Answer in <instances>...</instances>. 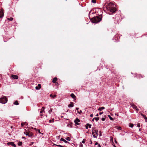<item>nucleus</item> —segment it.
<instances>
[{
  "instance_id": "19",
  "label": "nucleus",
  "mask_w": 147,
  "mask_h": 147,
  "mask_svg": "<svg viewBox=\"0 0 147 147\" xmlns=\"http://www.w3.org/2000/svg\"><path fill=\"white\" fill-rule=\"evenodd\" d=\"M14 105H19V103H18V101H15L14 102Z\"/></svg>"
},
{
  "instance_id": "53",
  "label": "nucleus",
  "mask_w": 147,
  "mask_h": 147,
  "mask_svg": "<svg viewBox=\"0 0 147 147\" xmlns=\"http://www.w3.org/2000/svg\"><path fill=\"white\" fill-rule=\"evenodd\" d=\"M22 138H25V137H22Z\"/></svg>"
},
{
  "instance_id": "31",
  "label": "nucleus",
  "mask_w": 147,
  "mask_h": 147,
  "mask_svg": "<svg viewBox=\"0 0 147 147\" xmlns=\"http://www.w3.org/2000/svg\"><path fill=\"white\" fill-rule=\"evenodd\" d=\"M86 141V139H84L82 141V142L83 143H84Z\"/></svg>"
},
{
  "instance_id": "38",
  "label": "nucleus",
  "mask_w": 147,
  "mask_h": 147,
  "mask_svg": "<svg viewBox=\"0 0 147 147\" xmlns=\"http://www.w3.org/2000/svg\"><path fill=\"white\" fill-rule=\"evenodd\" d=\"M117 129H118V130H120L121 129V128L120 127H119L117 128Z\"/></svg>"
},
{
  "instance_id": "16",
  "label": "nucleus",
  "mask_w": 147,
  "mask_h": 147,
  "mask_svg": "<svg viewBox=\"0 0 147 147\" xmlns=\"http://www.w3.org/2000/svg\"><path fill=\"white\" fill-rule=\"evenodd\" d=\"M99 117H94L92 119V121H94V120L95 119L96 121H98L99 120Z\"/></svg>"
},
{
  "instance_id": "6",
  "label": "nucleus",
  "mask_w": 147,
  "mask_h": 147,
  "mask_svg": "<svg viewBox=\"0 0 147 147\" xmlns=\"http://www.w3.org/2000/svg\"><path fill=\"white\" fill-rule=\"evenodd\" d=\"M45 108L44 107H43L40 111V115L42 116L43 115H42V113H45V111H44Z\"/></svg>"
},
{
  "instance_id": "51",
  "label": "nucleus",
  "mask_w": 147,
  "mask_h": 147,
  "mask_svg": "<svg viewBox=\"0 0 147 147\" xmlns=\"http://www.w3.org/2000/svg\"><path fill=\"white\" fill-rule=\"evenodd\" d=\"M34 129L35 130H38V129H36V128H34Z\"/></svg>"
},
{
  "instance_id": "2",
  "label": "nucleus",
  "mask_w": 147,
  "mask_h": 147,
  "mask_svg": "<svg viewBox=\"0 0 147 147\" xmlns=\"http://www.w3.org/2000/svg\"><path fill=\"white\" fill-rule=\"evenodd\" d=\"M101 16H100L94 17L92 19V22L94 23H97L100 22L101 20Z\"/></svg>"
},
{
  "instance_id": "21",
  "label": "nucleus",
  "mask_w": 147,
  "mask_h": 147,
  "mask_svg": "<svg viewBox=\"0 0 147 147\" xmlns=\"http://www.w3.org/2000/svg\"><path fill=\"white\" fill-rule=\"evenodd\" d=\"M133 126H134L133 124L132 123H131L129 124V126L130 127H133Z\"/></svg>"
},
{
  "instance_id": "42",
  "label": "nucleus",
  "mask_w": 147,
  "mask_h": 147,
  "mask_svg": "<svg viewBox=\"0 0 147 147\" xmlns=\"http://www.w3.org/2000/svg\"><path fill=\"white\" fill-rule=\"evenodd\" d=\"M24 125V123H22L21 124V125L22 127Z\"/></svg>"
},
{
  "instance_id": "25",
  "label": "nucleus",
  "mask_w": 147,
  "mask_h": 147,
  "mask_svg": "<svg viewBox=\"0 0 147 147\" xmlns=\"http://www.w3.org/2000/svg\"><path fill=\"white\" fill-rule=\"evenodd\" d=\"M54 145L57 146H59V147H64L63 146H61V145H57V144H54Z\"/></svg>"
},
{
  "instance_id": "15",
  "label": "nucleus",
  "mask_w": 147,
  "mask_h": 147,
  "mask_svg": "<svg viewBox=\"0 0 147 147\" xmlns=\"http://www.w3.org/2000/svg\"><path fill=\"white\" fill-rule=\"evenodd\" d=\"M105 107H100L98 109V110L101 111L102 110L104 109H105Z\"/></svg>"
},
{
  "instance_id": "13",
  "label": "nucleus",
  "mask_w": 147,
  "mask_h": 147,
  "mask_svg": "<svg viewBox=\"0 0 147 147\" xmlns=\"http://www.w3.org/2000/svg\"><path fill=\"white\" fill-rule=\"evenodd\" d=\"M60 141H63L65 143H68L69 142H68V141H66L65 140V139H64L63 138H61L60 140Z\"/></svg>"
},
{
  "instance_id": "1",
  "label": "nucleus",
  "mask_w": 147,
  "mask_h": 147,
  "mask_svg": "<svg viewBox=\"0 0 147 147\" xmlns=\"http://www.w3.org/2000/svg\"><path fill=\"white\" fill-rule=\"evenodd\" d=\"M106 12L110 14L115 12L116 11L115 5L113 4L110 3L106 6Z\"/></svg>"
},
{
  "instance_id": "36",
  "label": "nucleus",
  "mask_w": 147,
  "mask_h": 147,
  "mask_svg": "<svg viewBox=\"0 0 147 147\" xmlns=\"http://www.w3.org/2000/svg\"><path fill=\"white\" fill-rule=\"evenodd\" d=\"M38 130V132L39 133V134H41L42 135H43V133H41L40 132V130L39 129H38L37 130Z\"/></svg>"
},
{
  "instance_id": "34",
  "label": "nucleus",
  "mask_w": 147,
  "mask_h": 147,
  "mask_svg": "<svg viewBox=\"0 0 147 147\" xmlns=\"http://www.w3.org/2000/svg\"><path fill=\"white\" fill-rule=\"evenodd\" d=\"M83 144L81 143H80V144L79 147H83Z\"/></svg>"
},
{
  "instance_id": "44",
  "label": "nucleus",
  "mask_w": 147,
  "mask_h": 147,
  "mask_svg": "<svg viewBox=\"0 0 147 147\" xmlns=\"http://www.w3.org/2000/svg\"><path fill=\"white\" fill-rule=\"evenodd\" d=\"M88 128V126H87V125H86V128L87 129Z\"/></svg>"
},
{
  "instance_id": "40",
  "label": "nucleus",
  "mask_w": 147,
  "mask_h": 147,
  "mask_svg": "<svg viewBox=\"0 0 147 147\" xmlns=\"http://www.w3.org/2000/svg\"><path fill=\"white\" fill-rule=\"evenodd\" d=\"M101 120L102 121H104L105 120V118L104 117H102L101 118Z\"/></svg>"
},
{
  "instance_id": "54",
  "label": "nucleus",
  "mask_w": 147,
  "mask_h": 147,
  "mask_svg": "<svg viewBox=\"0 0 147 147\" xmlns=\"http://www.w3.org/2000/svg\"><path fill=\"white\" fill-rule=\"evenodd\" d=\"M140 130H140V129H139V130L140 131Z\"/></svg>"
},
{
  "instance_id": "5",
  "label": "nucleus",
  "mask_w": 147,
  "mask_h": 147,
  "mask_svg": "<svg viewBox=\"0 0 147 147\" xmlns=\"http://www.w3.org/2000/svg\"><path fill=\"white\" fill-rule=\"evenodd\" d=\"M7 144L8 145H11L14 147H16V145L13 142H9L7 143Z\"/></svg>"
},
{
  "instance_id": "28",
  "label": "nucleus",
  "mask_w": 147,
  "mask_h": 147,
  "mask_svg": "<svg viewBox=\"0 0 147 147\" xmlns=\"http://www.w3.org/2000/svg\"><path fill=\"white\" fill-rule=\"evenodd\" d=\"M96 0H92V2L93 3H96Z\"/></svg>"
},
{
  "instance_id": "35",
  "label": "nucleus",
  "mask_w": 147,
  "mask_h": 147,
  "mask_svg": "<svg viewBox=\"0 0 147 147\" xmlns=\"http://www.w3.org/2000/svg\"><path fill=\"white\" fill-rule=\"evenodd\" d=\"M13 18H8V19L10 21H12L13 20Z\"/></svg>"
},
{
  "instance_id": "14",
  "label": "nucleus",
  "mask_w": 147,
  "mask_h": 147,
  "mask_svg": "<svg viewBox=\"0 0 147 147\" xmlns=\"http://www.w3.org/2000/svg\"><path fill=\"white\" fill-rule=\"evenodd\" d=\"M57 80V78L56 77H55L53 79L52 82L54 83H55L56 82V81Z\"/></svg>"
},
{
  "instance_id": "18",
  "label": "nucleus",
  "mask_w": 147,
  "mask_h": 147,
  "mask_svg": "<svg viewBox=\"0 0 147 147\" xmlns=\"http://www.w3.org/2000/svg\"><path fill=\"white\" fill-rule=\"evenodd\" d=\"M22 144V142H19L18 143V144L19 146H21Z\"/></svg>"
},
{
  "instance_id": "32",
  "label": "nucleus",
  "mask_w": 147,
  "mask_h": 147,
  "mask_svg": "<svg viewBox=\"0 0 147 147\" xmlns=\"http://www.w3.org/2000/svg\"><path fill=\"white\" fill-rule=\"evenodd\" d=\"M141 115L142 116L144 117V118H145V117H146V115H144L143 113H141Z\"/></svg>"
},
{
  "instance_id": "22",
  "label": "nucleus",
  "mask_w": 147,
  "mask_h": 147,
  "mask_svg": "<svg viewBox=\"0 0 147 147\" xmlns=\"http://www.w3.org/2000/svg\"><path fill=\"white\" fill-rule=\"evenodd\" d=\"M86 125L89 127V128L91 127V125L89 124V123H87Z\"/></svg>"
},
{
  "instance_id": "39",
  "label": "nucleus",
  "mask_w": 147,
  "mask_h": 147,
  "mask_svg": "<svg viewBox=\"0 0 147 147\" xmlns=\"http://www.w3.org/2000/svg\"><path fill=\"white\" fill-rule=\"evenodd\" d=\"M137 126L138 127H140V124L139 123H138L137 124Z\"/></svg>"
},
{
  "instance_id": "11",
  "label": "nucleus",
  "mask_w": 147,
  "mask_h": 147,
  "mask_svg": "<svg viewBox=\"0 0 147 147\" xmlns=\"http://www.w3.org/2000/svg\"><path fill=\"white\" fill-rule=\"evenodd\" d=\"M41 88V84H38V86H36L35 87V89L36 90H39Z\"/></svg>"
},
{
  "instance_id": "7",
  "label": "nucleus",
  "mask_w": 147,
  "mask_h": 147,
  "mask_svg": "<svg viewBox=\"0 0 147 147\" xmlns=\"http://www.w3.org/2000/svg\"><path fill=\"white\" fill-rule=\"evenodd\" d=\"M80 121V120L78 118H76V119L74 120V122L75 123L78 125H79V122Z\"/></svg>"
},
{
  "instance_id": "52",
  "label": "nucleus",
  "mask_w": 147,
  "mask_h": 147,
  "mask_svg": "<svg viewBox=\"0 0 147 147\" xmlns=\"http://www.w3.org/2000/svg\"><path fill=\"white\" fill-rule=\"evenodd\" d=\"M98 146H99V147H101V146H100V144L98 145Z\"/></svg>"
},
{
  "instance_id": "10",
  "label": "nucleus",
  "mask_w": 147,
  "mask_h": 147,
  "mask_svg": "<svg viewBox=\"0 0 147 147\" xmlns=\"http://www.w3.org/2000/svg\"><path fill=\"white\" fill-rule=\"evenodd\" d=\"M70 96L74 100H76V96L73 93H71V94Z\"/></svg>"
},
{
  "instance_id": "3",
  "label": "nucleus",
  "mask_w": 147,
  "mask_h": 147,
  "mask_svg": "<svg viewBox=\"0 0 147 147\" xmlns=\"http://www.w3.org/2000/svg\"><path fill=\"white\" fill-rule=\"evenodd\" d=\"M92 134L94 138H97L98 135V130L96 129H93L92 131Z\"/></svg>"
},
{
  "instance_id": "26",
  "label": "nucleus",
  "mask_w": 147,
  "mask_h": 147,
  "mask_svg": "<svg viewBox=\"0 0 147 147\" xmlns=\"http://www.w3.org/2000/svg\"><path fill=\"white\" fill-rule=\"evenodd\" d=\"M52 112V109H51L49 111V113L51 114Z\"/></svg>"
},
{
  "instance_id": "30",
  "label": "nucleus",
  "mask_w": 147,
  "mask_h": 147,
  "mask_svg": "<svg viewBox=\"0 0 147 147\" xmlns=\"http://www.w3.org/2000/svg\"><path fill=\"white\" fill-rule=\"evenodd\" d=\"M79 109V108H76V110H77V111H77V112H78V113H79L80 114V112H79V111H78V109Z\"/></svg>"
},
{
  "instance_id": "9",
  "label": "nucleus",
  "mask_w": 147,
  "mask_h": 147,
  "mask_svg": "<svg viewBox=\"0 0 147 147\" xmlns=\"http://www.w3.org/2000/svg\"><path fill=\"white\" fill-rule=\"evenodd\" d=\"M11 76L12 77V78L15 79H17L18 78V76L17 75H12Z\"/></svg>"
},
{
  "instance_id": "41",
  "label": "nucleus",
  "mask_w": 147,
  "mask_h": 147,
  "mask_svg": "<svg viewBox=\"0 0 147 147\" xmlns=\"http://www.w3.org/2000/svg\"><path fill=\"white\" fill-rule=\"evenodd\" d=\"M55 85H57V86H58L59 85V84L58 82H56L55 83Z\"/></svg>"
},
{
  "instance_id": "48",
  "label": "nucleus",
  "mask_w": 147,
  "mask_h": 147,
  "mask_svg": "<svg viewBox=\"0 0 147 147\" xmlns=\"http://www.w3.org/2000/svg\"><path fill=\"white\" fill-rule=\"evenodd\" d=\"M24 125H27V123H24Z\"/></svg>"
},
{
  "instance_id": "47",
  "label": "nucleus",
  "mask_w": 147,
  "mask_h": 147,
  "mask_svg": "<svg viewBox=\"0 0 147 147\" xmlns=\"http://www.w3.org/2000/svg\"><path fill=\"white\" fill-rule=\"evenodd\" d=\"M93 116V115L92 114H91L90 115V117H92Z\"/></svg>"
},
{
  "instance_id": "46",
  "label": "nucleus",
  "mask_w": 147,
  "mask_h": 147,
  "mask_svg": "<svg viewBox=\"0 0 147 147\" xmlns=\"http://www.w3.org/2000/svg\"><path fill=\"white\" fill-rule=\"evenodd\" d=\"M103 112H100L99 113V114L100 115H101L102 114H103Z\"/></svg>"
},
{
  "instance_id": "24",
  "label": "nucleus",
  "mask_w": 147,
  "mask_h": 147,
  "mask_svg": "<svg viewBox=\"0 0 147 147\" xmlns=\"http://www.w3.org/2000/svg\"><path fill=\"white\" fill-rule=\"evenodd\" d=\"M49 122L50 123H52H52L54 122V119H53L52 120H49Z\"/></svg>"
},
{
  "instance_id": "20",
  "label": "nucleus",
  "mask_w": 147,
  "mask_h": 147,
  "mask_svg": "<svg viewBox=\"0 0 147 147\" xmlns=\"http://www.w3.org/2000/svg\"><path fill=\"white\" fill-rule=\"evenodd\" d=\"M3 16V14L2 13H0V18H2Z\"/></svg>"
},
{
  "instance_id": "50",
  "label": "nucleus",
  "mask_w": 147,
  "mask_h": 147,
  "mask_svg": "<svg viewBox=\"0 0 147 147\" xmlns=\"http://www.w3.org/2000/svg\"><path fill=\"white\" fill-rule=\"evenodd\" d=\"M98 114H97L96 115V116L98 117Z\"/></svg>"
},
{
  "instance_id": "49",
  "label": "nucleus",
  "mask_w": 147,
  "mask_h": 147,
  "mask_svg": "<svg viewBox=\"0 0 147 147\" xmlns=\"http://www.w3.org/2000/svg\"><path fill=\"white\" fill-rule=\"evenodd\" d=\"M98 144V143L97 142H96L95 144V145H97V144Z\"/></svg>"
},
{
  "instance_id": "29",
  "label": "nucleus",
  "mask_w": 147,
  "mask_h": 147,
  "mask_svg": "<svg viewBox=\"0 0 147 147\" xmlns=\"http://www.w3.org/2000/svg\"><path fill=\"white\" fill-rule=\"evenodd\" d=\"M108 116H109V118L111 120H113V118L112 117H111L109 115Z\"/></svg>"
},
{
  "instance_id": "12",
  "label": "nucleus",
  "mask_w": 147,
  "mask_h": 147,
  "mask_svg": "<svg viewBox=\"0 0 147 147\" xmlns=\"http://www.w3.org/2000/svg\"><path fill=\"white\" fill-rule=\"evenodd\" d=\"M74 106V104L73 102H71L70 104L68 105V107H72Z\"/></svg>"
},
{
  "instance_id": "43",
  "label": "nucleus",
  "mask_w": 147,
  "mask_h": 147,
  "mask_svg": "<svg viewBox=\"0 0 147 147\" xmlns=\"http://www.w3.org/2000/svg\"><path fill=\"white\" fill-rule=\"evenodd\" d=\"M60 136H57V139H59V138H60Z\"/></svg>"
},
{
  "instance_id": "17",
  "label": "nucleus",
  "mask_w": 147,
  "mask_h": 147,
  "mask_svg": "<svg viewBox=\"0 0 147 147\" xmlns=\"http://www.w3.org/2000/svg\"><path fill=\"white\" fill-rule=\"evenodd\" d=\"M56 96V95H52V94H51L50 95V96L51 97H52V98H54Z\"/></svg>"
},
{
  "instance_id": "8",
  "label": "nucleus",
  "mask_w": 147,
  "mask_h": 147,
  "mask_svg": "<svg viewBox=\"0 0 147 147\" xmlns=\"http://www.w3.org/2000/svg\"><path fill=\"white\" fill-rule=\"evenodd\" d=\"M131 107L133 109H135L137 111H138L139 109L137 107V106H136L135 105L133 104L131 105Z\"/></svg>"
},
{
  "instance_id": "4",
  "label": "nucleus",
  "mask_w": 147,
  "mask_h": 147,
  "mask_svg": "<svg viewBox=\"0 0 147 147\" xmlns=\"http://www.w3.org/2000/svg\"><path fill=\"white\" fill-rule=\"evenodd\" d=\"M7 101V99L5 96L0 98V103L3 104L6 103Z\"/></svg>"
},
{
  "instance_id": "45",
  "label": "nucleus",
  "mask_w": 147,
  "mask_h": 147,
  "mask_svg": "<svg viewBox=\"0 0 147 147\" xmlns=\"http://www.w3.org/2000/svg\"><path fill=\"white\" fill-rule=\"evenodd\" d=\"M32 136V135L31 134L30 135L29 134V136H28L29 137H31Z\"/></svg>"
},
{
  "instance_id": "37",
  "label": "nucleus",
  "mask_w": 147,
  "mask_h": 147,
  "mask_svg": "<svg viewBox=\"0 0 147 147\" xmlns=\"http://www.w3.org/2000/svg\"><path fill=\"white\" fill-rule=\"evenodd\" d=\"M99 136H102V134H101V131H99Z\"/></svg>"
},
{
  "instance_id": "33",
  "label": "nucleus",
  "mask_w": 147,
  "mask_h": 147,
  "mask_svg": "<svg viewBox=\"0 0 147 147\" xmlns=\"http://www.w3.org/2000/svg\"><path fill=\"white\" fill-rule=\"evenodd\" d=\"M144 119L145 120V121L147 123V117H145Z\"/></svg>"
},
{
  "instance_id": "27",
  "label": "nucleus",
  "mask_w": 147,
  "mask_h": 147,
  "mask_svg": "<svg viewBox=\"0 0 147 147\" xmlns=\"http://www.w3.org/2000/svg\"><path fill=\"white\" fill-rule=\"evenodd\" d=\"M25 134H26V136H29V133L28 132H26L25 133Z\"/></svg>"
},
{
  "instance_id": "23",
  "label": "nucleus",
  "mask_w": 147,
  "mask_h": 147,
  "mask_svg": "<svg viewBox=\"0 0 147 147\" xmlns=\"http://www.w3.org/2000/svg\"><path fill=\"white\" fill-rule=\"evenodd\" d=\"M66 140H67L68 141H70V138L69 137H67L66 138Z\"/></svg>"
}]
</instances>
